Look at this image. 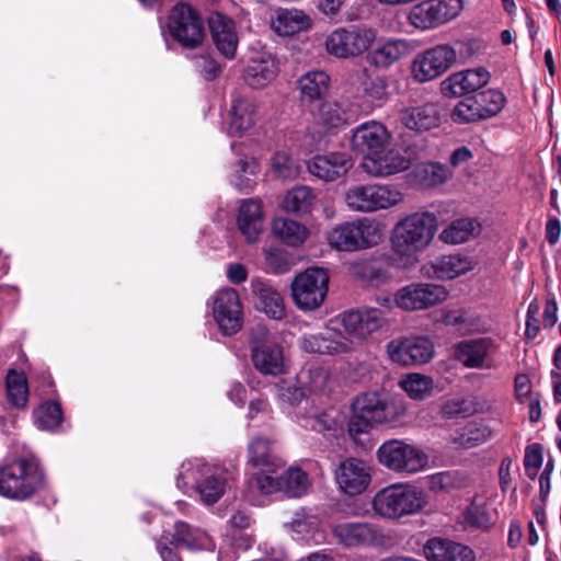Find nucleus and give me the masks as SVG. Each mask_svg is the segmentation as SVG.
<instances>
[{"mask_svg":"<svg viewBox=\"0 0 561 561\" xmlns=\"http://www.w3.org/2000/svg\"><path fill=\"white\" fill-rule=\"evenodd\" d=\"M437 231V217L431 211H415L400 219L390 236L396 264L404 270L415 267L420 255L432 244Z\"/></svg>","mask_w":561,"mask_h":561,"instance_id":"1","label":"nucleus"},{"mask_svg":"<svg viewBox=\"0 0 561 561\" xmlns=\"http://www.w3.org/2000/svg\"><path fill=\"white\" fill-rule=\"evenodd\" d=\"M480 49L476 39H463L450 44H438L419 53L411 64V76L419 83L431 82L457 62H465Z\"/></svg>","mask_w":561,"mask_h":561,"instance_id":"2","label":"nucleus"},{"mask_svg":"<svg viewBox=\"0 0 561 561\" xmlns=\"http://www.w3.org/2000/svg\"><path fill=\"white\" fill-rule=\"evenodd\" d=\"M45 485V472L34 456H20L0 467V496L26 501Z\"/></svg>","mask_w":561,"mask_h":561,"instance_id":"3","label":"nucleus"},{"mask_svg":"<svg viewBox=\"0 0 561 561\" xmlns=\"http://www.w3.org/2000/svg\"><path fill=\"white\" fill-rule=\"evenodd\" d=\"M229 478L231 476L226 469L195 459L182 463L176 485L180 489L195 488L202 501L210 505L222 496Z\"/></svg>","mask_w":561,"mask_h":561,"instance_id":"4","label":"nucleus"},{"mask_svg":"<svg viewBox=\"0 0 561 561\" xmlns=\"http://www.w3.org/2000/svg\"><path fill=\"white\" fill-rule=\"evenodd\" d=\"M427 505L425 492L408 483L388 485L376 493L373 500L375 513L383 518L399 519L414 515Z\"/></svg>","mask_w":561,"mask_h":561,"instance_id":"5","label":"nucleus"},{"mask_svg":"<svg viewBox=\"0 0 561 561\" xmlns=\"http://www.w3.org/2000/svg\"><path fill=\"white\" fill-rule=\"evenodd\" d=\"M404 194L393 184L365 183L350 186L344 194L346 206L357 213L371 214L399 206Z\"/></svg>","mask_w":561,"mask_h":561,"instance_id":"6","label":"nucleus"},{"mask_svg":"<svg viewBox=\"0 0 561 561\" xmlns=\"http://www.w3.org/2000/svg\"><path fill=\"white\" fill-rule=\"evenodd\" d=\"M353 411L367 428L374 424L400 420L407 413V404L400 396L371 391L362 393L354 400Z\"/></svg>","mask_w":561,"mask_h":561,"instance_id":"7","label":"nucleus"},{"mask_svg":"<svg viewBox=\"0 0 561 561\" xmlns=\"http://www.w3.org/2000/svg\"><path fill=\"white\" fill-rule=\"evenodd\" d=\"M382 237L376 220L362 218L335 226L328 232L327 240L333 249L354 252L378 245Z\"/></svg>","mask_w":561,"mask_h":561,"instance_id":"8","label":"nucleus"},{"mask_svg":"<svg viewBox=\"0 0 561 561\" xmlns=\"http://www.w3.org/2000/svg\"><path fill=\"white\" fill-rule=\"evenodd\" d=\"M376 41L377 31L370 26H342L327 35L324 48L329 55L337 59H354L368 53Z\"/></svg>","mask_w":561,"mask_h":561,"instance_id":"9","label":"nucleus"},{"mask_svg":"<svg viewBox=\"0 0 561 561\" xmlns=\"http://www.w3.org/2000/svg\"><path fill=\"white\" fill-rule=\"evenodd\" d=\"M376 456L381 466L400 474L421 472L428 463V458L422 449L401 439H389L382 443Z\"/></svg>","mask_w":561,"mask_h":561,"instance_id":"10","label":"nucleus"},{"mask_svg":"<svg viewBox=\"0 0 561 561\" xmlns=\"http://www.w3.org/2000/svg\"><path fill=\"white\" fill-rule=\"evenodd\" d=\"M329 275L325 270L310 267L295 276L290 285L293 301L298 309H318L328 294Z\"/></svg>","mask_w":561,"mask_h":561,"instance_id":"11","label":"nucleus"},{"mask_svg":"<svg viewBox=\"0 0 561 561\" xmlns=\"http://www.w3.org/2000/svg\"><path fill=\"white\" fill-rule=\"evenodd\" d=\"M462 10V0H422L410 9L408 21L416 30L425 32L456 19Z\"/></svg>","mask_w":561,"mask_h":561,"instance_id":"12","label":"nucleus"},{"mask_svg":"<svg viewBox=\"0 0 561 561\" xmlns=\"http://www.w3.org/2000/svg\"><path fill=\"white\" fill-rule=\"evenodd\" d=\"M168 30L171 36L187 48L198 47L205 37L204 23L187 3L179 2L170 11Z\"/></svg>","mask_w":561,"mask_h":561,"instance_id":"13","label":"nucleus"},{"mask_svg":"<svg viewBox=\"0 0 561 561\" xmlns=\"http://www.w3.org/2000/svg\"><path fill=\"white\" fill-rule=\"evenodd\" d=\"M449 291L444 285L411 283L396 290V307L404 311H421L446 301Z\"/></svg>","mask_w":561,"mask_h":561,"instance_id":"14","label":"nucleus"},{"mask_svg":"<svg viewBox=\"0 0 561 561\" xmlns=\"http://www.w3.org/2000/svg\"><path fill=\"white\" fill-rule=\"evenodd\" d=\"M386 351L393 363L402 366L425 364L435 353L432 340L423 335L394 339L387 344Z\"/></svg>","mask_w":561,"mask_h":561,"instance_id":"15","label":"nucleus"},{"mask_svg":"<svg viewBox=\"0 0 561 561\" xmlns=\"http://www.w3.org/2000/svg\"><path fill=\"white\" fill-rule=\"evenodd\" d=\"M213 314L220 331L232 335L242 328L243 312L239 294L233 288H222L213 297Z\"/></svg>","mask_w":561,"mask_h":561,"instance_id":"16","label":"nucleus"},{"mask_svg":"<svg viewBox=\"0 0 561 561\" xmlns=\"http://www.w3.org/2000/svg\"><path fill=\"white\" fill-rule=\"evenodd\" d=\"M392 139V134L382 123L368 121L353 129L350 145L354 152L368 159L390 147Z\"/></svg>","mask_w":561,"mask_h":561,"instance_id":"17","label":"nucleus"},{"mask_svg":"<svg viewBox=\"0 0 561 561\" xmlns=\"http://www.w3.org/2000/svg\"><path fill=\"white\" fill-rule=\"evenodd\" d=\"M413 160L414 157L409 150L390 146L364 159L360 165L373 178H388L408 170Z\"/></svg>","mask_w":561,"mask_h":561,"instance_id":"18","label":"nucleus"},{"mask_svg":"<svg viewBox=\"0 0 561 561\" xmlns=\"http://www.w3.org/2000/svg\"><path fill=\"white\" fill-rule=\"evenodd\" d=\"M332 533L341 545L348 548L380 547L390 539L378 526L368 523H341L333 527Z\"/></svg>","mask_w":561,"mask_h":561,"instance_id":"19","label":"nucleus"},{"mask_svg":"<svg viewBox=\"0 0 561 561\" xmlns=\"http://www.w3.org/2000/svg\"><path fill=\"white\" fill-rule=\"evenodd\" d=\"M345 332L359 341L386 325L385 311L376 307H363L343 312L340 316Z\"/></svg>","mask_w":561,"mask_h":561,"instance_id":"20","label":"nucleus"},{"mask_svg":"<svg viewBox=\"0 0 561 561\" xmlns=\"http://www.w3.org/2000/svg\"><path fill=\"white\" fill-rule=\"evenodd\" d=\"M369 467L360 459L347 458L342 461L336 471L335 480L340 490L347 495L364 492L370 483Z\"/></svg>","mask_w":561,"mask_h":561,"instance_id":"21","label":"nucleus"},{"mask_svg":"<svg viewBox=\"0 0 561 561\" xmlns=\"http://www.w3.org/2000/svg\"><path fill=\"white\" fill-rule=\"evenodd\" d=\"M473 268L471 260L462 254H444L425 263L421 273L426 278L450 280Z\"/></svg>","mask_w":561,"mask_h":561,"instance_id":"22","label":"nucleus"},{"mask_svg":"<svg viewBox=\"0 0 561 561\" xmlns=\"http://www.w3.org/2000/svg\"><path fill=\"white\" fill-rule=\"evenodd\" d=\"M413 50L412 41L407 38H387L371 47L366 56L368 64L377 69H388Z\"/></svg>","mask_w":561,"mask_h":561,"instance_id":"23","label":"nucleus"},{"mask_svg":"<svg viewBox=\"0 0 561 561\" xmlns=\"http://www.w3.org/2000/svg\"><path fill=\"white\" fill-rule=\"evenodd\" d=\"M352 167V159L343 152L318 154L307 164L309 173L323 182H334L345 176Z\"/></svg>","mask_w":561,"mask_h":561,"instance_id":"24","label":"nucleus"},{"mask_svg":"<svg viewBox=\"0 0 561 561\" xmlns=\"http://www.w3.org/2000/svg\"><path fill=\"white\" fill-rule=\"evenodd\" d=\"M300 347L307 353L337 355L353 350V342L341 333L305 334Z\"/></svg>","mask_w":561,"mask_h":561,"instance_id":"25","label":"nucleus"},{"mask_svg":"<svg viewBox=\"0 0 561 561\" xmlns=\"http://www.w3.org/2000/svg\"><path fill=\"white\" fill-rule=\"evenodd\" d=\"M312 19L304 10L277 8L271 15V27L279 36H293L312 27Z\"/></svg>","mask_w":561,"mask_h":561,"instance_id":"26","label":"nucleus"},{"mask_svg":"<svg viewBox=\"0 0 561 561\" xmlns=\"http://www.w3.org/2000/svg\"><path fill=\"white\" fill-rule=\"evenodd\" d=\"M247 459L252 468L271 473L277 472L285 465L275 454L273 443L263 436H255L249 442Z\"/></svg>","mask_w":561,"mask_h":561,"instance_id":"27","label":"nucleus"},{"mask_svg":"<svg viewBox=\"0 0 561 561\" xmlns=\"http://www.w3.org/2000/svg\"><path fill=\"white\" fill-rule=\"evenodd\" d=\"M423 554L428 561H473V551L461 543L447 539L432 538L423 546Z\"/></svg>","mask_w":561,"mask_h":561,"instance_id":"28","label":"nucleus"},{"mask_svg":"<svg viewBox=\"0 0 561 561\" xmlns=\"http://www.w3.org/2000/svg\"><path fill=\"white\" fill-rule=\"evenodd\" d=\"M210 34L217 49L227 58L234 57L238 36L233 21L221 13H213L208 19Z\"/></svg>","mask_w":561,"mask_h":561,"instance_id":"29","label":"nucleus"},{"mask_svg":"<svg viewBox=\"0 0 561 561\" xmlns=\"http://www.w3.org/2000/svg\"><path fill=\"white\" fill-rule=\"evenodd\" d=\"M264 214L256 198L243 199L239 207L237 224L248 242H255L263 229Z\"/></svg>","mask_w":561,"mask_h":561,"instance_id":"30","label":"nucleus"},{"mask_svg":"<svg viewBox=\"0 0 561 561\" xmlns=\"http://www.w3.org/2000/svg\"><path fill=\"white\" fill-rule=\"evenodd\" d=\"M491 116L490 101L484 93L469 96L458 102L451 111V121L456 124H470Z\"/></svg>","mask_w":561,"mask_h":561,"instance_id":"31","label":"nucleus"},{"mask_svg":"<svg viewBox=\"0 0 561 561\" xmlns=\"http://www.w3.org/2000/svg\"><path fill=\"white\" fill-rule=\"evenodd\" d=\"M348 273L370 286H381L391 280L388 268L380 265L373 256L362 257L348 263Z\"/></svg>","mask_w":561,"mask_h":561,"instance_id":"32","label":"nucleus"},{"mask_svg":"<svg viewBox=\"0 0 561 561\" xmlns=\"http://www.w3.org/2000/svg\"><path fill=\"white\" fill-rule=\"evenodd\" d=\"M256 104L249 98H237L230 110L229 134L242 136L250 130L256 121Z\"/></svg>","mask_w":561,"mask_h":561,"instance_id":"33","label":"nucleus"},{"mask_svg":"<svg viewBox=\"0 0 561 561\" xmlns=\"http://www.w3.org/2000/svg\"><path fill=\"white\" fill-rule=\"evenodd\" d=\"M252 291L257 296L262 310L272 319L282 320L286 316V307L282 295L267 282L261 278L251 280Z\"/></svg>","mask_w":561,"mask_h":561,"instance_id":"34","label":"nucleus"},{"mask_svg":"<svg viewBox=\"0 0 561 561\" xmlns=\"http://www.w3.org/2000/svg\"><path fill=\"white\" fill-rule=\"evenodd\" d=\"M252 362L254 367L264 375L277 376L284 371L283 351L275 343L254 346Z\"/></svg>","mask_w":561,"mask_h":561,"instance_id":"35","label":"nucleus"},{"mask_svg":"<svg viewBox=\"0 0 561 561\" xmlns=\"http://www.w3.org/2000/svg\"><path fill=\"white\" fill-rule=\"evenodd\" d=\"M400 121L407 128L416 131L432 129L440 123L438 111L434 104L407 107L401 111Z\"/></svg>","mask_w":561,"mask_h":561,"instance_id":"36","label":"nucleus"},{"mask_svg":"<svg viewBox=\"0 0 561 561\" xmlns=\"http://www.w3.org/2000/svg\"><path fill=\"white\" fill-rule=\"evenodd\" d=\"M171 543L176 547H185L188 550H213L215 548L211 538L205 531L193 528L184 522L174 524Z\"/></svg>","mask_w":561,"mask_h":561,"instance_id":"37","label":"nucleus"},{"mask_svg":"<svg viewBox=\"0 0 561 561\" xmlns=\"http://www.w3.org/2000/svg\"><path fill=\"white\" fill-rule=\"evenodd\" d=\"M314 122L324 131L334 133L347 125L345 110L336 102H321L311 110Z\"/></svg>","mask_w":561,"mask_h":561,"instance_id":"38","label":"nucleus"},{"mask_svg":"<svg viewBox=\"0 0 561 561\" xmlns=\"http://www.w3.org/2000/svg\"><path fill=\"white\" fill-rule=\"evenodd\" d=\"M480 232V224L469 217L453 220L445 227L438 239L448 245H458L473 239Z\"/></svg>","mask_w":561,"mask_h":561,"instance_id":"39","label":"nucleus"},{"mask_svg":"<svg viewBox=\"0 0 561 561\" xmlns=\"http://www.w3.org/2000/svg\"><path fill=\"white\" fill-rule=\"evenodd\" d=\"M411 176L417 185L430 188L446 183L453 176V172L440 162L427 161L416 164Z\"/></svg>","mask_w":561,"mask_h":561,"instance_id":"40","label":"nucleus"},{"mask_svg":"<svg viewBox=\"0 0 561 561\" xmlns=\"http://www.w3.org/2000/svg\"><path fill=\"white\" fill-rule=\"evenodd\" d=\"M298 89L302 102H316L327 95L330 88V77L325 71L313 70L302 75L298 80Z\"/></svg>","mask_w":561,"mask_h":561,"instance_id":"41","label":"nucleus"},{"mask_svg":"<svg viewBox=\"0 0 561 561\" xmlns=\"http://www.w3.org/2000/svg\"><path fill=\"white\" fill-rule=\"evenodd\" d=\"M272 231L283 243L293 248L304 244L310 236L307 226L285 217H278L273 220Z\"/></svg>","mask_w":561,"mask_h":561,"instance_id":"42","label":"nucleus"},{"mask_svg":"<svg viewBox=\"0 0 561 561\" xmlns=\"http://www.w3.org/2000/svg\"><path fill=\"white\" fill-rule=\"evenodd\" d=\"M277 72V64L272 57L252 59L245 71V80L253 88H263L275 79Z\"/></svg>","mask_w":561,"mask_h":561,"instance_id":"43","label":"nucleus"},{"mask_svg":"<svg viewBox=\"0 0 561 561\" xmlns=\"http://www.w3.org/2000/svg\"><path fill=\"white\" fill-rule=\"evenodd\" d=\"M363 98L375 106H382L389 99V78L387 76H371L364 72V79L360 81Z\"/></svg>","mask_w":561,"mask_h":561,"instance_id":"44","label":"nucleus"},{"mask_svg":"<svg viewBox=\"0 0 561 561\" xmlns=\"http://www.w3.org/2000/svg\"><path fill=\"white\" fill-rule=\"evenodd\" d=\"M316 193L311 187L306 185H298L289 190L283 199V208L291 214H308L311 211Z\"/></svg>","mask_w":561,"mask_h":561,"instance_id":"45","label":"nucleus"},{"mask_svg":"<svg viewBox=\"0 0 561 561\" xmlns=\"http://www.w3.org/2000/svg\"><path fill=\"white\" fill-rule=\"evenodd\" d=\"M488 343L484 340L463 341L456 345L454 355L468 367H479L486 355Z\"/></svg>","mask_w":561,"mask_h":561,"instance_id":"46","label":"nucleus"},{"mask_svg":"<svg viewBox=\"0 0 561 561\" xmlns=\"http://www.w3.org/2000/svg\"><path fill=\"white\" fill-rule=\"evenodd\" d=\"M7 397L18 409L25 408L28 400L27 380L23 373L10 369L5 378Z\"/></svg>","mask_w":561,"mask_h":561,"instance_id":"47","label":"nucleus"},{"mask_svg":"<svg viewBox=\"0 0 561 561\" xmlns=\"http://www.w3.org/2000/svg\"><path fill=\"white\" fill-rule=\"evenodd\" d=\"M399 386L411 399L423 400L431 394L434 381L428 376L419 373H410L400 379Z\"/></svg>","mask_w":561,"mask_h":561,"instance_id":"48","label":"nucleus"},{"mask_svg":"<svg viewBox=\"0 0 561 561\" xmlns=\"http://www.w3.org/2000/svg\"><path fill=\"white\" fill-rule=\"evenodd\" d=\"M273 473L266 470H260L253 473L247 480L248 492L270 495L276 492H283V481L280 477H273Z\"/></svg>","mask_w":561,"mask_h":561,"instance_id":"49","label":"nucleus"},{"mask_svg":"<svg viewBox=\"0 0 561 561\" xmlns=\"http://www.w3.org/2000/svg\"><path fill=\"white\" fill-rule=\"evenodd\" d=\"M489 497L484 494H478L473 497L470 506L462 514L465 527L482 528L489 523Z\"/></svg>","mask_w":561,"mask_h":561,"instance_id":"50","label":"nucleus"},{"mask_svg":"<svg viewBox=\"0 0 561 561\" xmlns=\"http://www.w3.org/2000/svg\"><path fill=\"white\" fill-rule=\"evenodd\" d=\"M283 492L288 497H299L307 493L310 482L308 474L299 468H289L282 474Z\"/></svg>","mask_w":561,"mask_h":561,"instance_id":"51","label":"nucleus"},{"mask_svg":"<svg viewBox=\"0 0 561 561\" xmlns=\"http://www.w3.org/2000/svg\"><path fill=\"white\" fill-rule=\"evenodd\" d=\"M35 424L45 431L56 430L62 421L61 407L57 402H45L33 413Z\"/></svg>","mask_w":561,"mask_h":561,"instance_id":"52","label":"nucleus"},{"mask_svg":"<svg viewBox=\"0 0 561 561\" xmlns=\"http://www.w3.org/2000/svg\"><path fill=\"white\" fill-rule=\"evenodd\" d=\"M440 93L446 98H460L472 93L465 70L454 72L439 84Z\"/></svg>","mask_w":561,"mask_h":561,"instance_id":"53","label":"nucleus"},{"mask_svg":"<svg viewBox=\"0 0 561 561\" xmlns=\"http://www.w3.org/2000/svg\"><path fill=\"white\" fill-rule=\"evenodd\" d=\"M542 461V446L539 443H534L525 448L524 467L529 479L534 480L537 477Z\"/></svg>","mask_w":561,"mask_h":561,"instance_id":"54","label":"nucleus"},{"mask_svg":"<svg viewBox=\"0 0 561 561\" xmlns=\"http://www.w3.org/2000/svg\"><path fill=\"white\" fill-rule=\"evenodd\" d=\"M274 173L283 179L294 178L297 173L295 161L285 152H277L272 158Z\"/></svg>","mask_w":561,"mask_h":561,"instance_id":"55","label":"nucleus"},{"mask_svg":"<svg viewBox=\"0 0 561 561\" xmlns=\"http://www.w3.org/2000/svg\"><path fill=\"white\" fill-rule=\"evenodd\" d=\"M476 412L472 403L465 399H451L443 407V414L447 417H466Z\"/></svg>","mask_w":561,"mask_h":561,"instance_id":"56","label":"nucleus"},{"mask_svg":"<svg viewBox=\"0 0 561 561\" xmlns=\"http://www.w3.org/2000/svg\"><path fill=\"white\" fill-rule=\"evenodd\" d=\"M264 257L267 266L276 273H284L289 268V261L287 254L285 251L280 249H264Z\"/></svg>","mask_w":561,"mask_h":561,"instance_id":"57","label":"nucleus"},{"mask_svg":"<svg viewBox=\"0 0 561 561\" xmlns=\"http://www.w3.org/2000/svg\"><path fill=\"white\" fill-rule=\"evenodd\" d=\"M236 172L238 173L239 180L236 183L239 187L252 188L254 182L250 179H242V174L256 175L259 173V163L255 159H240L236 164Z\"/></svg>","mask_w":561,"mask_h":561,"instance_id":"58","label":"nucleus"},{"mask_svg":"<svg viewBox=\"0 0 561 561\" xmlns=\"http://www.w3.org/2000/svg\"><path fill=\"white\" fill-rule=\"evenodd\" d=\"M334 424L335 423L333 417H331L328 413L308 415L301 419V426L319 433L332 430Z\"/></svg>","mask_w":561,"mask_h":561,"instance_id":"59","label":"nucleus"},{"mask_svg":"<svg viewBox=\"0 0 561 561\" xmlns=\"http://www.w3.org/2000/svg\"><path fill=\"white\" fill-rule=\"evenodd\" d=\"M471 92L485 87L491 80V73L485 67H476L465 70Z\"/></svg>","mask_w":561,"mask_h":561,"instance_id":"60","label":"nucleus"},{"mask_svg":"<svg viewBox=\"0 0 561 561\" xmlns=\"http://www.w3.org/2000/svg\"><path fill=\"white\" fill-rule=\"evenodd\" d=\"M437 320L445 325L457 327L459 330H463V332L467 331V329L463 328L467 323V319L462 310L443 308L437 312Z\"/></svg>","mask_w":561,"mask_h":561,"instance_id":"61","label":"nucleus"},{"mask_svg":"<svg viewBox=\"0 0 561 561\" xmlns=\"http://www.w3.org/2000/svg\"><path fill=\"white\" fill-rule=\"evenodd\" d=\"M195 67L206 80H214L220 72L218 62L206 56L199 57L196 60Z\"/></svg>","mask_w":561,"mask_h":561,"instance_id":"62","label":"nucleus"},{"mask_svg":"<svg viewBox=\"0 0 561 561\" xmlns=\"http://www.w3.org/2000/svg\"><path fill=\"white\" fill-rule=\"evenodd\" d=\"M308 389L312 392L323 391L327 388L329 373L322 368H313L309 370Z\"/></svg>","mask_w":561,"mask_h":561,"instance_id":"63","label":"nucleus"},{"mask_svg":"<svg viewBox=\"0 0 561 561\" xmlns=\"http://www.w3.org/2000/svg\"><path fill=\"white\" fill-rule=\"evenodd\" d=\"M454 477L451 472H438L430 478V488L433 491H443L451 488Z\"/></svg>","mask_w":561,"mask_h":561,"instance_id":"64","label":"nucleus"}]
</instances>
